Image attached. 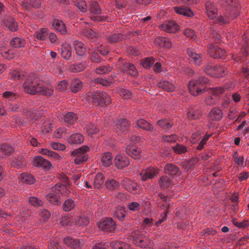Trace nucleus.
Wrapping results in <instances>:
<instances>
[{"mask_svg": "<svg viewBox=\"0 0 249 249\" xmlns=\"http://www.w3.org/2000/svg\"><path fill=\"white\" fill-rule=\"evenodd\" d=\"M10 75L14 79L25 80L23 88L24 91L29 94L34 95L39 93L50 96L53 92L52 87L46 85L42 80L38 79L35 73L13 70L10 72Z\"/></svg>", "mask_w": 249, "mask_h": 249, "instance_id": "1", "label": "nucleus"}, {"mask_svg": "<svg viewBox=\"0 0 249 249\" xmlns=\"http://www.w3.org/2000/svg\"><path fill=\"white\" fill-rule=\"evenodd\" d=\"M221 4L226 6V12L219 17L217 22L223 25L228 24L231 20L235 19L239 15V7L237 4L238 0H219Z\"/></svg>", "mask_w": 249, "mask_h": 249, "instance_id": "2", "label": "nucleus"}, {"mask_svg": "<svg viewBox=\"0 0 249 249\" xmlns=\"http://www.w3.org/2000/svg\"><path fill=\"white\" fill-rule=\"evenodd\" d=\"M52 193L46 196L47 200L54 205H58L60 201L59 194L66 196L71 192L68 187L61 183H57L52 188Z\"/></svg>", "mask_w": 249, "mask_h": 249, "instance_id": "3", "label": "nucleus"}, {"mask_svg": "<svg viewBox=\"0 0 249 249\" xmlns=\"http://www.w3.org/2000/svg\"><path fill=\"white\" fill-rule=\"evenodd\" d=\"M89 101L95 106L104 107L111 103L110 97L106 92L97 91L89 93L88 95Z\"/></svg>", "mask_w": 249, "mask_h": 249, "instance_id": "4", "label": "nucleus"}, {"mask_svg": "<svg viewBox=\"0 0 249 249\" xmlns=\"http://www.w3.org/2000/svg\"><path fill=\"white\" fill-rule=\"evenodd\" d=\"M89 149V146L84 145L71 152V155L74 158V162L76 164H80L88 160L87 152Z\"/></svg>", "mask_w": 249, "mask_h": 249, "instance_id": "5", "label": "nucleus"}, {"mask_svg": "<svg viewBox=\"0 0 249 249\" xmlns=\"http://www.w3.org/2000/svg\"><path fill=\"white\" fill-rule=\"evenodd\" d=\"M98 228L103 231L113 232L116 229V223L111 218L102 219L98 223Z\"/></svg>", "mask_w": 249, "mask_h": 249, "instance_id": "6", "label": "nucleus"}, {"mask_svg": "<svg viewBox=\"0 0 249 249\" xmlns=\"http://www.w3.org/2000/svg\"><path fill=\"white\" fill-rule=\"evenodd\" d=\"M205 71L209 74H211L212 76L216 77H222L227 73L224 68L219 66L212 67L207 66L205 68Z\"/></svg>", "mask_w": 249, "mask_h": 249, "instance_id": "7", "label": "nucleus"}, {"mask_svg": "<svg viewBox=\"0 0 249 249\" xmlns=\"http://www.w3.org/2000/svg\"><path fill=\"white\" fill-rule=\"evenodd\" d=\"M2 25L7 30L15 32L18 30V26L14 18L10 15H6L3 18Z\"/></svg>", "mask_w": 249, "mask_h": 249, "instance_id": "8", "label": "nucleus"}, {"mask_svg": "<svg viewBox=\"0 0 249 249\" xmlns=\"http://www.w3.org/2000/svg\"><path fill=\"white\" fill-rule=\"evenodd\" d=\"M33 165L43 168L46 170L50 169L52 167L51 163L40 156L35 157L33 160Z\"/></svg>", "mask_w": 249, "mask_h": 249, "instance_id": "9", "label": "nucleus"}, {"mask_svg": "<svg viewBox=\"0 0 249 249\" xmlns=\"http://www.w3.org/2000/svg\"><path fill=\"white\" fill-rule=\"evenodd\" d=\"M114 163L119 169H122L127 166L129 163V159L124 155H117L114 159Z\"/></svg>", "mask_w": 249, "mask_h": 249, "instance_id": "10", "label": "nucleus"}, {"mask_svg": "<svg viewBox=\"0 0 249 249\" xmlns=\"http://www.w3.org/2000/svg\"><path fill=\"white\" fill-rule=\"evenodd\" d=\"M161 29L167 32L174 33L178 30V25L174 21L169 20L160 26Z\"/></svg>", "mask_w": 249, "mask_h": 249, "instance_id": "11", "label": "nucleus"}, {"mask_svg": "<svg viewBox=\"0 0 249 249\" xmlns=\"http://www.w3.org/2000/svg\"><path fill=\"white\" fill-rule=\"evenodd\" d=\"M158 174V170L154 168L146 169L144 171L140 174L141 178L143 181L148 179H152Z\"/></svg>", "mask_w": 249, "mask_h": 249, "instance_id": "12", "label": "nucleus"}, {"mask_svg": "<svg viewBox=\"0 0 249 249\" xmlns=\"http://www.w3.org/2000/svg\"><path fill=\"white\" fill-rule=\"evenodd\" d=\"M206 13L209 18L214 19L217 16V10L214 4L210 1H208L205 4Z\"/></svg>", "mask_w": 249, "mask_h": 249, "instance_id": "13", "label": "nucleus"}, {"mask_svg": "<svg viewBox=\"0 0 249 249\" xmlns=\"http://www.w3.org/2000/svg\"><path fill=\"white\" fill-rule=\"evenodd\" d=\"M209 52L210 55L214 58H224L226 56L225 50L212 45L210 47Z\"/></svg>", "mask_w": 249, "mask_h": 249, "instance_id": "14", "label": "nucleus"}, {"mask_svg": "<svg viewBox=\"0 0 249 249\" xmlns=\"http://www.w3.org/2000/svg\"><path fill=\"white\" fill-rule=\"evenodd\" d=\"M116 130L118 133H125L129 128L128 122L125 119H120L116 124Z\"/></svg>", "mask_w": 249, "mask_h": 249, "instance_id": "15", "label": "nucleus"}, {"mask_svg": "<svg viewBox=\"0 0 249 249\" xmlns=\"http://www.w3.org/2000/svg\"><path fill=\"white\" fill-rule=\"evenodd\" d=\"M188 89L190 93L194 96H197L204 90V89L200 88L197 82L195 80L189 82Z\"/></svg>", "mask_w": 249, "mask_h": 249, "instance_id": "16", "label": "nucleus"}, {"mask_svg": "<svg viewBox=\"0 0 249 249\" xmlns=\"http://www.w3.org/2000/svg\"><path fill=\"white\" fill-rule=\"evenodd\" d=\"M121 70L122 72H126L133 76H136L138 74V71L135 66L131 63H125L121 66Z\"/></svg>", "mask_w": 249, "mask_h": 249, "instance_id": "17", "label": "nucleus"}, {"mask_svg": "<svg viewBox=\"0 0 249 249\" xmlns=\"http://www.w3.org/2000/svg\"><path fill=\"white\" fill-rule=\"evenodd\" d=\"M165 173L172 177L178 176L180 174L179 168L173 163H169L166 165L164 168Z\"/></svg>", "mask_w": 249, "mask_h": 249, "instance_id": "18", "label": "nucleus"}, {"mask_svg": "<svg viewBox=\"0 0 249 249\" xmlns=\"http://www.w3.org/2000/svg\"><path fill=\"white\" fill-rule=\"evenodd\" d=\"M82 36L84 37H87L89 39L93 40V41L100 36L98 33L89 28H85L82 31Z\"/></svg>", "mask_w": 249, "mask_h": 249, "instance_id": "19", "label": "nucleus"}, {"mask_svg": "<svg viewBox=\"0 0 249 249\" xmlns=\"http://www.w3.org/2000/svg\"><path fill=\"white\" fill-rule=\"evenodd\" d=\"M61 55L65 59L70 60L71 56V48L69 44L65 43L62 44Z\"/></svg>", "mask_w": 249, "mask_h": 249, "instance_id": "20", "label": "nucleus"}, {"mask_svg": "<svg viewBox=\"0 0 249 249\" xmlns=\"http://www.w3.org/2000/svg\"><path fill=\"white\" fill-rule=\"evenodd\" d=\"M84 140V137L82 134L75 133L70 136L68 139V142L71 144H80L83 142Z\"/></svg>", "mask_w": 249, "mask_h": 249, "instance_id": "21", "label": "nucleus"}, {"mask_svg": "<svg viewBox=\"0 0 249 249\" xmlns=\"http://www.w3.org/2000/svg\"><path fill=\"white\" fill-rule=\"evenodd\" d=\"M126 153L134 159H139L141 157V152L138 149L132 146H127Z\"/></svg>", "mask_w": 249, "mask_h": 249, "instance_id": "22", "label": "nucleus"}, {"mask_svg": "<svg viewBox=\"0 0 249 249\" xmlns=\"http://www.w3.org/2000/svg\"><path fill=\"white\" fill-rule=\"evenodd\" d=\"M173 9L177 13L186 17H191L194 15L193 11L186 7L177 6L174 7Z\"/></svg>", "mask_w": 249, "mask_h": 249, "instance_id": "23", "label": "nucleus"}, {"mask_svg": "<svg viewBox=\"0 0 249 249\" xmlns=\"http://www.w3.org/2000/svg\"><path fill=\"white\" fill-rule=\"evenodd\" d=\"M52 26L56 31L59 32L61 34H66L67 30L65 24L61 20H54L52 24Z\"/></svg>", "mask_w": 249, "mask_h": 249, "instance_id": "24", "label": "nucleus"}, {"mask_svg": "<svg viewBox=\"0 0 249 249\" xmlns=\"http://www.w3.org/2000/svg\"><path fill=\"white\" fill-rule=\"evenodd\" d=\"M73 45L77 55L83 56L85 54L86 49L85 45L82 42L75 40L73 41Z\"/></svg>", "mask_w": 249, "mask_h": 249, "instance_id": "25", "label": "nucleus"}, {"mask_svg": "<svg viewBox=\"0 0 249 249\" xmlns=\"http://www.w3.org/2000/svg\"><path fill=\"white\" fill-rule=\"evenodd\" d=\"M64 243L68 246L73 249H77L81 246L82 243L79 239L71 237H67L64 240Z\"/></svg>", "mask_w": 249, "mask_h": 249, "instance_id": "26", "label": "nucleus"}, {"mask_svg": "<svg viewBox=\"0 0 249 249\" xmlns=\"http://www.w3.org/2000/svg\"><path fill=\"white\" fill-rule=\"evenodd\" d=\"M136 127L142 128L144 130L153 131L154 128L152 124L143 119H140L137 121Z\"/></svg>", "mask_w": 249, "mask_h": 249, "instance_id": "27", "label": "nucleus"}, {"mask_svg": "<svg viewBox=\"0 0 249 249\" xmlns=\"http://www.w3.org/2000/svg\"><path fill=\"white\" fill-rule=\"evenodd\" d=\"M187 53L194 61L196 65H199L202 61V57L200 54L196 53L192 49H187Z\"/></svg>", "mask_w": 249, "mask_h": 249, "instance_id": "28", "label": "nucleus"}, {"mask_svg": "<svg viewBox=\"0 0 249 249\" xmlns=\"http://www.w3.org/2000/svg\"><path fill=\"white\" fill-rule=\"evenodd\" d=\"M114 216L121 221L124 220L125 217V208L122 206H118L116 208Z\"/></svg>", "mask_w": 249, "mask_h": 249, "instance_id": "29", "label": "nucleus"}, {"mask_svg": "<svg viewBox=\"0 0 249 249\" xmlns=\"http://www.w3.org/2000/svg\"><path fill=\"white\" fill-rule=\"evenodd\" d=\"M89 9L91 13L94 15H99L101 13V8L96 1H89Z\"/></svg>", "mask_w": 249, "mask_h": 249, "instance_id": "30", "label": "nucleus"}, {"mask_svg": "<svg viewBox=\"0 0 249 249\" xmlns=\"http://www.w3.org/2000/svg\"><path fill=\"white\" fill-rule=\"evenodd\" d=\"M49 36L48 29L47 28H42L36 31L34 34V37L39 40H44L46 39Z\"/></svg>", "mask_w": 249, "mask_h": 249, "instance_id": "31", "label": "nucleus"}, {"mask_svg": "<svg viewBox=\"0 0 249 249\" xmlns=\"http://www.w3.org/2000/svg\"><path fill=\"white\" fill-rule=\"evenodd\" d=\"M20 180L23 183L28 184H33L35 181V178L33 175L26 173H24L20 175Z\"/></svg>", "mask_w": 249, "mask_h": 249, "instance_id": "32", "label": "nucleus"}, {"mask_svg": "<svg viewBox=\"0 0 249 249\" xmlns=\"http://www.w3.org/2000/svg\"><path fill=\"white\" fill-rule=\"evenodd\" d=\"M76 206V202L71 198L66 199L63 204V210L65 212H70Z\"/></svg>", "mask_w": 249, "mask_h": 249, "instance_id": "33", "label": "nucleus"}, {"mask_svg": "<svg viewBox=\"0 0 249 249\" xmlns=\"http://www.w3.org/2000/svg\"><path fill=\"white\" fill-rule=\"evenodd\" d=\"M158 86L163 89L169 92H172L175 90L174 85L167 81H162L158 83Z\"/></svg>", "mask_w": 249, "mask_h": 249, "instance_id": "34", "label": "nucleus"}, {"mask_svg": "<svg viewBox=\"0 0 249 249\" xmlns=\"http://www.w3.org/2000/svg\"><path fill=\"white\" fill-rule=\"evenodd\" d=\"M26 44L25 39L18 37L13 38L10 41V45L15 48L23 47Z\"/></svg>", "mask_w": 249, "mask_h": 249, "instance_id": "35", "label": "nucleus"}, {"mask_svg": "<svg viewBox=\"0 0 249 249\" xmlns=\"http://www.w3.org/2000/svg\"><path fill=\"white\" fill-rule=\"evenodd\" d=\"M159 184L161 189H165L171 187L172 182L167 176H162L159 179Z\"/></svg>", "mask_w": 249, "mask_h": 249, "instance_id": "36", "label": "nucleus"}, {"mask_svg": "<svg viewBox=\"0 0 249 249\" xmlns=\"http://www.w3.org/2000/svg\"><path fill=\"white\" fill-rule=\"evenodd\" d=\"M39 152L42 155L47 156L52 159H54L56 160H59L61 158L60 156L58 154L46 148H41L39 149Z\"/></svg>", "mask_w": 249, "mask_h": 249, "instance_id": "37", "label": "nucleus"}, {"mask_svg": "<svg viewBox=\"0 0 249 249\" xmlns=\"http://www.w3.org/2000/svg\"><path fill=\"white\" fill-rule=\"evenodd\" d=\"M107 244L109 245V248H111L113 249H129L130 248L127 244L121 241L107 242Z\"/></svg>", "mask_w": 249, "mask_h": 249, "instance_id": "38", "label": "nucleus"}, {"mask_svg": "<svg viewBox=\"0 0 249 249\" xmlns=\"http://www.w3.org/2000/svg\"><path fill=\"white\" fill-rule=\"evenodd\" d=\"M77 119V115L71 112H68L64 116V121L70 124H73Z\"/></svg>", "mask_w": 249, "mask_h": 249, "instance_id": "39", "label": "nucleus"}, {"mask_svg": "<svg viewBox=\"0 0 249 249\" xmlns=\"http://www.w3.org/2000/svg\"><path fill=\"white\" fill-rule=\"evenodd\" d=\"M123 35L119 33H111L107 36V40L111 43H116L123 39Z\"/></svg>", "mask_w": 249, "mask_h": 249, "instance_id": "40", "label": "nucleus"}, {"mask_svg": "<svg viewBox=\"0 0 249 249\" xmlns=\"http://www.w3.org/2000/svg\"><path fill=\"white\" fill-rule=\"evenodd\" d=\"M101 161L103 165L105 167L109 166L112 162L111 154L109 152L105 153L102 157Z\"/></svg>", "mask_w": 249, "mask_h": 249, "instance_id": "41", "label": "nucleus"}, {"mask_svg": "<svg viewBox=\"0 0 249 249\" xmlns=\"http://www.w3.org/2000/svg\"><path fill=\"white\" fill-rule=\"evenodd\" d=\"M114 76H115L111 75L107 79L98 78L95 79L94 81L96 83L100 84L104 86H108L114 83Z\"/></svg>", "mask_w": 249, "mask_h": 249, "instance_id": "42", "label": "nucleus"}, {"mask_svg": "<svg viewBox=\"0 0 249 249\" xmlns=\"http://www.w3.org/2000/svg\"><path fill=\"white\" fill-rule=\"evenodd\" d=\"M86 62H81L75 65H71L69 67L70 71L72 72H78L83 71L86 67Z\"/></svg>", "mask_w": 249, "mask_h": 249, "instance_id": "43", "label": "nucleus"}, {"mask_svg": "<svg viewBox=\"0 0 249 249\" xmlns=\"http://www.w3.org/2000/svg\"><path fill=\"white\" fill-rule=\"evenodd\" d=\"M209 117L213 120L218 121L222 117V112L220 109L214 108L210 112Z\"/></svg>", "mask_w": 249, "mask_h": 249, "instance_id": "44", "label": "nucleus"}, {"mask_svg": "<svg viewBox=\"0 0 249 249\" xmlns=\"http://www.w3.org/2000/svg\"><path fill=\"white\" fill-rule=\"evenodd\" d=\"M172 148L176 154L178 155L184 154L188 150L187 147L179 143H177L175 146H172Z\"/></svg>", "mask_w": 249, "mask_h": 249, "instance_id": "45", "label": "nucleus"}, {"mask_svg": "<svg viewBox=\"0 0 249 249\" xmlns=\"http://www.w3.org/2000/svg\"><path fill=\"white\" fill-rule=\"evenodd\" d=\"M104 182V176L102 173H98L96 175L94 180V187L95 188H100Z\"/></svg>", "mask_w": 249, "mask_h": 249, "instance_id": "46", "label": "nucleus"}, {"mask_svg": "<svg viewBox=\"0 0 249 249\" xmlns=\"http://www.w3.org/2000/svg\"><path fill=\"white\" fill-rule=\"evenodd\" d=\"M119 183L114 179H109L106 181L105 185L107 189L113 190L117 189L119 186Z\"/></svg>", "mask_w": 249, "mask_h": 249, "instance_id": "47", "label": "nucleus"}, {"mask_svg": "<svg viewBox=\"0 0 249 249\" xmlns=\"http://www.w3.org/2000/svg\"><path fill=\"white\" fill-rule=\"evenodd\" d=\"M19 213H21L20 215H18L16 217V224L19 225L25 226L24 221L25 220L27 213H26V210H22L20 208L19 210Z\"/></svg>", "mask_w": 249, "mask_h": 249, "instance_id": "48", "label": "nucleus"}, {"mask_svg": "<svg viewBox=\"0 0 249 249\" xmlns=\"http://www.w3.org/2000/svg\"><path fill=\"white\" fill-rule=\"evenodd\" d=\"M157 124L162 129H166L171 128L173 123L170 120L162 119L157 122Z\"/></svg>", "mask_w": 249, "mask_h": 249, "instance_id": "49", "label": "nucleus"}, {"mask_svg": "<svg viewBox=\"0 0 249 249\" xmlns=\"http://www.w3.org/2000/svg\"><path fill=\"white\" fill-rule=\"evenodd\" d=\"M83 84L82 82L78 79L73 80L71 84V90L72 92L76 93L80 91L82 89Z\"/></svg>", "mask_w": 249, "mask_h": 249, "instance_id": "50", "label": "nucleus"}, {"mask_svg": "<svg viewBox=\"0 0 249 249\" xmlns=\"http://www.w3.org/2000/svg\"><path fill=\"white\" fill-rule=\"evenodd\" d=\"M73 1L80 11L85 12L87 11V3L84 0H73Z\"/></svg>", "mask_w": 249, "mask_h": 249, "instance_id": "51", "label": "nucleus"}, {"mask_svg": "<svg viewBox=\"0 0 249 249\" xmlns=\"http://www.w3.org/2000/svg\"><path fill=\"white\" fill-rule=\"evenodd\" d=\"M0 151L6 155H10L13 151V148L7 143L0 144Z\"/></svg>", "mask_w": 249, "mask_h": 249, "instance_id": "52", "label": "nucleus"}, {"mask_svg": "<svg viewBox=\"0 0 249 249\" xmlns=\"http://www.w3.org/2000/svg\"><path fill=\"white\" fill-rule=\"evenodd\" d=\"M29 204L33 206L37 207L43 204L41 200L35 196H31L28 199Z\"/></svg>", "mask_w": 249, "mask_h": 249, "instance_id": "53", "label": "nucleus"}, {"mask_svg": "<svg viewBox=\"0 0 249 249\" xmlns=\"http://www.w3.org/2000/svg\"><path fill=\"white\" fill-rule=\"evenodd\" d=\"M112 68L109 66H101L95 70V72L98 74H105L111 71Z\"/></svg>", "mask_w": 249, "mask_h": 249, "instance_id": "54", "label": "nucleus"}, {"mask_svg": "<svg viewBox=\"0 0 249 249\" xmlns=\"http://www.w3.org/2000/svg\"><path fill=\"white\" fill-rule=\"evenodd\" d=\"M89 59L92 62L98 63L101 62L100 56L96 50L89 52Z\"/></svg>", "mask_w": 249, "mask_h": 249, "instance_id": "55", "label": "nucleus"}, {"mask_svg": "<svg viewBox=\"0 0 249 249\" xmlns=\"http://www.w3.org/2000/svg\"><path fill=\"white\" fill-rule=\"evenodd\" d=\"M178 138V136L175 134L164 135L161 137L162 141L167 142H175L177 141Z\"/></svg>", "mask_w": 249, "mask_h": 249, "instance_id": "56", "label": "nucleus"}, {"mask_svg": "<svg viewBox=\"0 0 249 249\" xmlns=\"http://www.w3.org/2000/svg\"><path fill=\"white\" fill-rule=\"evenodd\" d=\"M74 223L78 226H84L89 223V220L83 216H78L75 218Z\"/></svg>", "mask_w": 249, "mask_h": 249, "instance_id": "57", "label": "nucleus"}, {"mask_svg": "<svg viewBox=\"0 0 249 249\" xmlns=\"http://www.w3.org/2000/svg\"><path fill=\"white\" fill-rule=\"evenodd\" d=\"M86 127L87 132L89 135H92L96 133L99 129V127H97V124H89Z\"/></svg>", "mask_w": 249, "mask_h": 249, "instance_id": "58", "label": "nucleus"}, {"mask_svg": "<svg viewBox=\"0 0 249 249\" xmlns=\"http://www.w3.org/2000/svg\"><path fill=\"white\" fill-rule=\"evenodd\" d=\"M52 128V124L50 120L45 121L42 126V130L44 133H49Z\"/></svg>", "mask_w": 249, "mask_h": 249, "instance_id": "59", "label": "nucleus"}, {"mask_svg": "<svg viewBox=\"0 0 249 249\" xmlns=\"http://www.w3.org/2000/svg\"><path fill=\"white\" fill-rule=\"evenodd\" d=\"M127 206L129 210L133 212L139 211L141 209L140 205L136 202H128Z\"/></svg>", "mask_w": 249, "mask_h": 249, "instance_id": "60", "label": "nucleus"}, {"mask_svg": "<svg viewBox=\"0 0 249 249\" xmlns=\"http://www.w3.org/2000/svg\"><path fill=\"white\" fill-rule=\"evenodd\" d=\"M3 97L10 101L17 98V94L13 91H6L2 93Z\"/></svg>", "mask_w": 249, "mask_h": 249, "instance_id": "61", "label": "nucleus"}, {"mask_svg": "<svg viewBox=\"0 0 249 249\" xmlns=\"http://www.w3.org/2000/svg\"><path fill=\"white\" fill-rule=\"evenodd\" d=\"M67 129L65 127L58 128L54 134V136L57 139L61 138L64 134H68Z\"/></svg>", "mask_w": 249, "mask_h": 249, "instance_id": "62", "label": "nucleus"}, {"mask_svg": "<svg viewBox=\"0 0 249 249\" xmlns=\"http://www.w3.org/2000/svg\"><path fill=\"white\" fill-rule=\"evenodd\" d=\"M225 91V88L222 87H215L212 89V95L216 97L218 99L219 95Z\"/></svg>", "mask_w": 249, "mask_h": 249, "instance_id": "63", "label": "nucleus"}, {"mask_svg": "<svg viewBox=\"0 0 249 249\" xmlns=\"http://www.w3.org/2000/svg\"><path fill=\"white\" fill-rule=\"evenodd\" d=\"M155 60L153 58H146L142 63V66L146 69L150 68L154 63Z\"/></svg>", "mask_w": 249, "mask_h": 249, "instance_id": "64", "label": "nucleus"}]
</instances>
